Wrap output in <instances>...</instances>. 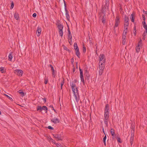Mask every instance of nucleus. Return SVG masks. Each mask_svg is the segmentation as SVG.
<instances>
[{
    "instance_id": "nucleus-4",
    "label": "nucleus",
    "mask_w": 147,
    "mask_h": 147,
    "mask_svg": "<svg viewBox=\"0 0 147 147\" xmlns=\"http://www.w3.org/2000/svg\"><path fill=\"white\" fill-rule=\"evenodd\" d=\"M53 136L58 140H62V134H53Z\"/></svg>"
},
{
    "instance_id": "nucleus-18",
    "label": "nucleus",
    "mask_w": 147,
    "mask_h": 147,
    "mask_svg": "<svg viewBox=\"0 0 147 147\" xmlns=\"http://www.w3.org/2000/svg\"><path fill=\"white\" fill-rule=\"evenodd\" d=\"M75 51L76 55L79 58H80V53L79 51V49H78L77 50H75Z\"/></svg>"
},
{
    "instance_id": "nucleus-1",
    "label": "nucleus",
    "mask_w": 147,
    "mask_h": 147,
    "mask_svg": "<svg viewBox=\"0 0 147 147\" xmlns=\"http://www.w3.org/2000/svg\"><path fill=\"white\" fill-rule=\"evenodd\" d=\"M71 88L73 91L74 95L76 99V102H78L80 99L79 95L78 92V89L76 87V84L72 82L71 84Z\"/></svg>"
},
{
    "instance_id": "nucleus-20",
    "label": "nucleus",
    "mask_w": 147,
    "mask_h": 147,
    "mask_svg": "<svg viewBox=\"0 0 147 147\" xmlns=\"http://www.w3.org/2000/svg\"><path fill=\"white\" fill-rule=\"evenodd\" d=\"M129 18L128 17L125 16L124 17V23H129Z\"/></svg>"
},
{
    "instance_id": "nucleus-55",
    "label": "nucleus",
    "mask_w": 147,
    "mask_h": 147,
    "mask_svg": "<svg viewBox=\"0 0 147 147\" xmlns=\"http://www.w3.org/2000/svg\"><path fill=\"white\" fill-rule=\"evenodd\" d=\"M102 22L104 24L105 23V20L103 18L102 19Z\"/></svg>"
},
{
    "instance_id": "nucleus-49",
    "label": "nucleus",
    "mask_w": 147,
    "mask_h": 147,
    "mask_svg": "<svg viewBox=\"0 0 147 147\" xmlns=\"http://www.w3.org/2000/svg\"><path fill=\"white\" fill-rule=\"evenodd\" d=\"M48 82V80L47 79H46V78H45V82H44V83L45 84H46L47 82Z\"/></svg>"
},
{
    "instance_id": "nucleus-23",
    "label": "nucleus",
    "mask_w": 147,
    "mask_h": 147,
    "mask_svg": "<svg viewBox=\"0 0 147 147\" xmlns=\"http://www.w3.org/2000/svg\"><path fill=\"white\" fill-rule=\"evenodd\" d=\"M12 53H9L8 56V60L9 61H11L12 58Z\"/></svg>"
},
{
    "instance_id": "nucleus-37",
    "label": "nucleus",
    "mask_w": 147,
    "mask_h": 147,
    "mask_svg": "<svg viewBox=\"0 0 147 147\" xmlns=\"http://www.w3.org/2000/svg\"><path fill=\"white\" fill-rule=\"evenodd\" d=\"M126 42V39H122V43L123 45H125Z\"/></svg>"
},
{
    "instance_id": "nucleus-45",
    "label": "nucleus",
    "mask_w": 147,
    "mask_h": 147,
    "mask_svg": "<svg viewBox=\"0 0 147 147\" xmlns=\"http://www.w3.org/2000/svg\"><path fill=\"white\" fill-rule=\"evenodd\" d=\"M51 142L53 143V144H56V142L55 141V140H53L52 139V140H51Z\"/></svg>"
},
{
    "instance_id": "nucleus-5",
    "label": "nucleus",
    "mask_w": 147,
    "mask_h": 147,
    "mask_svg": "<svg viewBox=\"0 0 147 147\" xmlns=\"http://www.w3.org/2000/svg\"><path fill=\"white\" fill-rule=\"evenodd\" d=\"M100 61L99 63H104L105 62V59L103 54H101L99 56Z\"/></svg>"
},
{
    "instance_id": "nucleus-54",
    "label": "nucleus",
    "mask_w": 147,
    "mask_h": 147,
    "mask_svg": "<svg viewBox=\"0 0 147 147\" xmlns=\"http://www.w3.org/2000/svg\"><path fill=\"white\" fill-rule=\"evenodd\" d=\"M67 26H68V29L67 30V31H68V34L69 33H70L71 32H70V29H69V26L68 25Z\"/></svg>"
},
{
    "instance_id": "nucleus-13",
    "label": "nucleus",
    "mask_w": 147,
    "mask_h": 147,
    "mask_svg": "<svg viewBox=\"0 0 147 147\" xmlns=\"http://www.w3.org/2000/svg\"><path fill=\"white\" fill-rule=\"evenodd\" d=\"M51 121L54 123H57L59 122V119L56 118H54L51 120Z\"/></svg>"
},
{
    "instance_id": "nucleus-12",
    "label": "nucleus",
    "mask_w": 147,
    "mask_h": 147,
    "mask_svg": "<svg viewBox=\"0 0 147 147\" xmlns=\"http://www.w3.org/2000/svg\"><path fill=\"white\" fill-rule=\"evenodd\" d=\"M41 28L39 27H38L36 30V34L38 36H39L41 34Z\"/></svg>"
},
{
    "instance_id": "nucleus-46",
    "label": "nucleus",
    "mask_w": 147,
    "mask_h": 147,
    "mask_svg": "<svg viewBox=\"0 0 147 147\" xmlns=\"http://www.w3.org/2000/svg\"><path fill=\"white\" fill-rule=\"evenodd\" d=\"M68 41L69 43L71 45L72 43V39H68Z\"/></svg>"
},
{
    "instance_id": "nucleus-17",
    "label": "nucleus",
    "mask_w": 147,
    "mask_h": 147,
    "mask_svg": "<svg viewBox=\"0 0 147 147\" xmlns=\"http://www.w3.org/2000/svg\"><path fill=\"white\" fill-rule=\"evenodd\" d=\"M127 28H125V29H124L123 32V36H126V35L127 33Z\"/></svg>"
},
{
    "instance_id": "nucleus-29",
    "label": "nucleus",
    "mask_w": 147,
    "mask_h": 147,
    "mask_svg": "<svg viewBox=\"0 0 147 147\" xmlns=\"http://www.w3.org/2000/svg\"><path fill=\"white\" fill-rule=\"evenodd\" d=\"M136 50L137 52H139L140 51V46H137L136 47Z\"/></svg>"
},
{
    "instance_id": "nucleus-21",
    "label": "nucleus",
    "mask_w": 147,
    "mask_h": 147,
    "mask_svg": "<svg viewBox=\"0 0 147 147\" xmlns=\"http://www.w3.org/2000/svg\"><path fill=\"white\" fill-rule=\"evenodd\" d=\"M134 15L133 13H132L131 15V16H130V18L131 21L132 22H134Z\"/></svg>"
},
{
    "instance_id": "nucleus-27",
    "label": "nucleus",
    "mask_w": 147,
    "mask_h": 147,
    "mask_svg": "<svg viewBox=\"0 0 147 147\" xmlns=\"http://www.w3.org/2000/svg\"><path fill=\"white\" fill-rule=\"evenodd\" d=\"M18 92L19 93L21 94V96H23L24 95V93L23 91H22V90H20L18 91Z\"/></svg>"
},
{
    "instance_id": "nucleus-7",
    "label": "nucleus",
    "mask_w": 147,
    "mask_h": 147,
    "mask_svg": "<svg viewBox=\"0 0 147 147\" xmlns=\"http://www.w3.org/2000/svg\"><path fill=\"white\" fill-rule=\"evenodd\" d=\"M119 19V17L118 16H116V19L115 20V26L114 27H117L118 26V25L119 24L120 22Z\"/></svg>"
},
{
    "instance_id": "nucleus-26",
    "label": "nucleus",
    "mask_w": 147,
    "mask_h": 147,
    "mask_svg": "<svg viewBox=\"0 0 147 147\" xmlns=\"http://www.w3.org/2000/svg\"><path fill=\"white\" fill-rule=\"evenodd\" d=\"M109 105L108 104H107L106 105L105 107V110H109Z\"/></svg>"
},
{
    "instance_id": "nucleus-40",
    "label": "nucleus",
    "mask_w": 147,
    "mask_h": 147,
    "mask_svg": "<svg viewBox=\"0 0 147 147\" xmlns=\"http://www.w3.org/2000/svg\"><path fill=\"white\" fill-rule=\"evenodd\" d=\"M108 120H104V123L106 125L107 127H108Z\"/></svg>"
},
{
    "instance_id": "nucleus-51",
    "label": "nucleus",
    "mask_w": 147,
    "mask_h": 147,
    "mask_svg": "<svg viewBox=\"0 0 147 147\" xmlns=\"http://www.w3.org/2000/svg\"><path fill=\"white\" fill-rule=\"evenodd\" d=\"M86 48L84 47H83V52H84V53L85 52H86Z\"/></svg>"
},
{
    "instance_id": "nucleus-11",
    "label": "nucleus",
    "mask_w": 147,
    "mask_h": 147,
    "mask_svg": "<svg viewBox=\"0 0 147 147\" xmlns=\"http://www.w3.org/2000/svg\"><path fill=\"white\" fill-rule=\"evenodd\" d=\"M84 75L86 79L89 80V79L90 75L89 74V72L87 70H86L84 72Z\"/></svg>"
},
{
    "instance_id": "nucleus-35",
    "label": "nucleus",
    "mask_w": 147,
    "mask_h": 147,
    "mask_svg": "<svg viewBox=\"0 0 147 147\" xmlns=\"http://www.w3.org/2000/svg\"><path fill=\"white\" fill-rule=\"evenodd\" d=\"M55 144L57 146V147H61V144L59 143H56V144Z\"/></svg>"
},
{
    "instance_id": "nucleus-10",
    "label": "nucleus",
    "mask_w": 147,
    "mask_h": 147,
    "mask_svg": "<svg viewBox=\"0 0 147 147\" xmlns=\"http://www.w3.org/2000/svg\"><path fill=\"white\" fill-rule=\"evenodd\" d=\"M109 113L108 111H105L104 114V120H109Z\"/></svg>"
},
{
    "instance_id": "nucleus-44",
    "label": "nucleus",
    "mask_w": 147,
    "mask_h": 147,
    "mask_svg": "<svg viewBox=\"0 0 147 147\" xmlns=\"http://www.w3.org/2000/svg\"><path fill=\"white\" fill-rule=\"evenodd\" d=\"M4 69L3 67H1L0 69V71H1L2 73L4 72Z\"/></svg>"
},
{
    "instance_id": "nucleus-3",
    "label": "nucleus",
    "mask_w": 147,
    "mask_h": 147,
    "mask_svg": "<svg viewBox=\"0 0 147 147\" xmlns=\"http://www.w3.org/2000/svg\"><path fill=\"white\" fill-rule=\"evenodd\" d=\"M57 27L59 30V34L60 36L62 37L63 34V26L60 24H58L57 25Z\"/></svg>"
},
{
    "instance_id": "nucleus-57",
    "label": "nucleus",
    "mask_w": 147,
    "mask_h": 147,
    "mask_svg": "<svg viewBox=\"0 0 147 147\" xmlns=\"http://www.w3.org/2000/svg\"><path fill=\"white\" fill-rule=\"evenodd\" d=\"M143 13H145L146 14H147L146 12H147V11H145L144 10H143Z\"/></svg>"
},
{
    "instance_id": "nucleus-39",
    "label": "nucleus",
    "mask_w": 147,
    "mask_h": 147,
    "mask_svg": "<svg viewBox=\"0 0 147 147\" xmlns=\"http://www.w3.org/2000/svg\"><path fill=\"white\" fill-rule=\"evenodd\" d=\"M116 139H117V141L118 142H119L120 143H121V141L120 140V138L119 137H116Z\"/></svg>"
},
{
    "instance_id": "nucleus-19",
    "label": "nucleus",
    "mask_w": 147,
    "mask_h": 147,
    "mask_svg": "<svg viewBox=\"0 0 147 147\" xmlns=\"http://www.w3.org/2000/svg\"><path fill=\"white\" fill-rule=\"evenodd\" d=\"M14 17L16 20H18L19 18V15L18 14V13H15L14 14Z\"/></svg>"
},
{
    "instance_id": "nucleus-30",
    "label": "nucleus",
    "mask_w": 147,
    "mask_h": 147,
    "mask_svg": "<svg viewBox=\"0 0 147 147\" xmlns=\"http://www.w3.org/2000/svg\"><path fill=\"white\" fill-rule=\"evenodd\" d=\"M129 23H124V29H125V28H128V27L129 25Z\"/></svg>"
},
{
    "instance_id": "nucleus-25",
    "label": "nucleus",
    "mask_w": 147,
    "mask_h": 147,
    "mask_svg": "<svg viewBox=\"0 0 147 147\" xmlns=\"http://www.w3.org/2000/svg\"><path fill=\"white\" fill-rule=\"evenodd\" d=\"M134 36H136V26L135 25L134 26Z\"/></svg>"
},
{
    "instance_id": "nucleus-50",
    "label": "nucleus",
    "mask_w": 147,
    "mask_h": 147,
    "mask_svg": "<svg viewBox=\"0 0 147 147\" xmlns=\"http://www.w3.org/2000/svg\"><path fill=\"white\" fill-rule=\"evenodd\" d=\"M48 128L51 129H53V128L50 126H49L48 127Z\"/></svg>"
},
{
    "instance_id": "nucleus-38",
    "label": "nucleus",
    "mask_w": 147,
    "mask_h": 147,
    "mask_svg": "<svg viewBox=\"0 0 147 147\" xmlns=\"http://www.w3.org/2000/svg\"><path fill=\"white\" fill-rule=\"evenodd\" d=\"M64 80H63L61 82V89H62V88L63 86L64 85Z\"/></svg>"
},
{
    "instance_id": "nucleus-8",
    "label": "nucleus",
    "mask_w": 147,
    "mask_h": 147,
    "mask_svg": "<svg viewBox=\"0 0 147 147\" xmlns=\"http://www.w3.org/2000/svg\"><path fill=\"white\" fill-rule=\"evenodd\" d=\"M63 1H64V4H65V12H66L65 15H66V17L67 19L69 20V18H70L69 16L68 13V11L67 10V9H66V3H65V1L64 0H63Z\"/></svg>"
},
{
    "instance_id": "nucleus-33",
    "label": "nucleus",
    "mask_w": 147,
    "mask_h": 147,
    "mask_svg": "<svg viewBox=\"0 0 147 147\" xmlns=\"http://www.w3.org/2000/svg\"><path fill=\"white\" fill-rule=\"evenodd\" d=\"M103 70L99 69V75H101L102 74L103 72Z\"/></svg>"
},
{
    "instance_id": "nucleus-58",
    "label": "nucleus",
    "mask_w": 147,
    "mask_h": 147,
    "mask_svg": "<svg viewBox=\"0 0 147 147\" xmlns=\"http://www.w3.org/2000/svg\"><path fill=\"white\" fill-rule=\"evenodd\" d=\"M102 131L103 132V133L105 135L106 134H105V131H104V127H103L102 128Z\"/></svg>"
},
{
    "instance_id": "nucleus-6",
    "label": "nucleus",
    "mask_w": 147,
    "mask_h": 147,
    "mask_svg": "<svg viewBox=\"0 0 147 147\" xmlns=\"http://www.w3.org/2000/svg\"><path fill=\"white\" fill-rule=\"evenodd\" d=\"M47 107L45 106H43L42 107L38 106L37 108V110H47Z\"/></svg>"
},
{
    "instance_id": "nucleus-62",
    "label": "nucleus",
    "mask_w": 147,
    "mask_h": 147,
    "mask_svg": "<svg viewBox=\"0 0 147 147\" xmlns=\"http://www.w3.org/2000/svg\"><path fill=\"white\" fill-rule=\"evenodd\" d=\"M75 67H74L73 69V72H75Z\"/></svg>"
},
{
    "instance_id": "nucleus-22",
    "label": "nucleus",
    "mask_w": 147,
    "mask_h": 147,
    "mask_svg": "<svg viewBox=\"0 0 147 147\" xmlns=\"http://www.w3.org/2000/svg\"><path fill=\"white\" fill-rule=\"evenodd\" d=\"M74 48L75 50H77L78 49H79L78 47V46L77 43H74Z\"/></svg>"
},
{
    "instance_id": "nucleus-28",
    "label": "nucleus",
    "mask_w": 147,
    "mask_h": 147,
    "mask_svg": "<svg viewBox=\"0 0 147 147\" xmlns=\"http://www.w3.org/2000/svg\"><path fill=\"white\" fill-rule=\"evenodd\" d=\"M5 96H6L7 98H8L10 100H11V101H13V99H12V98L11 97H10V96H8V95H7V94H3Z\"/></svg>"
},
{
    "instance_id": "nucleus-24",
    "label": "nucleus",
    "mask_w": 147,
    "mask_h": 147,
    "mask_svg": "<svg viewBox=\"0 0 147 147\" xmlns=\"http://www.w3.org/2000/svg\"><path fill=\"white\" fill-rule=\"evenodd\" d=\"M111 133L112 136H114L115 134L114 130L113 128H111Z\"/></svg>"
},
{
    "instance_id": "nucleus-34",
    "label": "nucleus",
    "mask_w": 147,
    "mask_h": 147,
    "mask_svg": "<svg viewBox=\"0 0 147 147\" xmlns=\"http://www.w3.org/2000/svg\"><path fill=\"white\" fill-rule=\"evenodd\" d=\"M142 24L143 25V26L144 27H145V26H147V25H146V23L145 22V21H143L142 22Z\"/></svg>"
},
{
    "instance_id": "nucleus-48",
    "label": "nucleus",
    "mask_w": 147,
    "mask_h": 147,
    "mask_svg": "<svg viewBox=\"0 0 147 147\" xmlns=\"http://www.w3.org/2000/svg\"><path fill=\"white\" fill-rule=\"evenodd\" d=\"M106 138H107V137L105 135V136L104 137V138H103V142H106Z\"/></svg>"
},
{
    "instance_id": "nucleus-15",
    "label": "nucleus",
    "mask_w": 147,
    "mask_h": 147,
    "mask_svg": "<svg viewBox=\"0 0 147 147\" xmlns=\"http://www.w3.org/2000/svg\"><path fill=\"white\" fill-rule=\"evenodd\" d=\"M49 66L51 67V70L52 71V75H53V77H55V71L54 68L51 65H50Z\"/></svg>"
},
{
    "instance_id": "nucleus-53",
    "label": "nucleus",
    "mask_w": 147,
    "mask_h": 147,
    "mask_svg": "<svg viewBox=\"0 0 147 147\" xmlns=\"http://www.w3.org/2000/svg\"><path fill=\"white\" fill-rule=\"evenodd\" d=\"M36 16V13H34L32 15V16L34 18H35Z\"/></svg>"
},
{
    "instance_id": "nucleus-56",
    "label": "nucleus",
    "mask_w": 147,
    "mask_h": 147,
    "mask_svg": "<svg viewBox=\"0 0 147 147\" xmlns=\"http://www.w3.org/2000/svg\"><path fill=\"white\" fill-rule=\"evenodd\" d=\"M146 30V32L147 33V26L144 27Z\"/></svg>"
},
{
    "instance_id": "nucleus-2",
    "label": "nucleus",
    "mask_w": 147,
    "mask_h": 147,
    "mask_svg": "<svg viewBox=\"0 0 147 147\" xmlns=\"http://www.w3.org/2000/svg\"><path fill=\"white\" fill-rule=\"evenodd\" d=\"M131 129H132L133 131H131V137L130 139V142L131 145L133 143V142L134 139V133L135 131V127L134 126V125H131Z\"/></svg>"
},
{
    "instance_id": "nucleus-31",
    "label": "nucleus",
    "mask_w": 147,
    "mask_h": 147,
    "mask_svg": "<svg viewBox=\"0 0 147 147\" xmlns=\"http://www.w3.org/2000/svg\"><path fill=\"white\" fill-rule=\"evenodd\" d=\"M68 39H72V36L71 35V33H69L68 34Z\"/></svg>"
},
{
    "instance_id": "nucleus-9",
    "label": "nucleus",
    "mask_w": 147,
    "mask_h": 147,
    "mask_svg": "<svg viewBox=\"0 0 147 147\" xmlns=\"http://www.w3.org/2000/svg\"><path fill=\"white\" fill-rule=\"evenodd\" d=\"M23 72L22 70H15L14 71V73L20 76H22Z\"/></svg>"
},
{
    "instance_id": "nucleus-52",
    "label": "nucleus",
    "mask_w": 147,
    "mask_h": 147,
    "mask_svg": "<svg viewBox=\"0 0 147 147\" xmlns=\"http://www.w3.org/2000/svg\"><path fill=\"white\" fill-rule=\"evenodd\" d=\"M42 99L43 100V102L44 103H45L46 102V98H42Z\"/></svg>"
},
{
    "instance_id": "nucleus-32",
    "label": "nucleus",
    "mask_w": 147,
    "mask_h": 147,
    "mask_svg": "<svg viewBox=\"0 0 147 147\" xmlns=\"http://www.w3.org/2000/svg\"><path fill=\"white\" fill-rule=\"evenodd\" d=\"M49 108L52 110H55L52 105H51L49 106Z\"/></svg>"
},
{
    "instance_id": "nucleus-59",
    "label": "nucleus",
    "mask_w": 147,
    "mask_h": 147,
    "mask_svg": "<svg viewBox=\"0 0 147 147\" xmlns=\"http://www.w3.org/2000/svg\"><path fill=\"white\" fill-rule=\"evenodd\" d=\"M146 36V34H145V32H144L143 34V37H145Z\"/></svg>"
},
{
    "instance_id": "nucleus-16",
    "label": "nucleus",
    "mask_w": 147,
    "mask_h": 147,
    "mask_svg": "<svg viewBox=\"0 0 147 147\" xmlns=\"http://www.w3.org/2000/svg\"><path fill=\"white\" fill-rule=\"evenodd\" d=\"M80 77L81 78V81L83 83V84L84 85L85 84V81L83 75H80Z\"/></svg>"
},
{
    "instance_id": "nucleus-60",
    "label": "nucleus",
    "mask_w": 147,
    "mask_h": 147,
    "mask_svg": "<svg viewBox=\"0 0 147 147\" xmlns=\"http://www.w3.org/2000/svg\"><path fill=\"white\" fill-rule=\"evenodd\" d=\"M122 39H126V36H123Z\"/></svg>"
},
{
    "instance_id": "nucleus-36",
    "label": "nucleus",
    "mask_w": 147,
    "mask_h": 147,
    "mask_svg": "<svg viewBox=\"0 0 147 147\" xmlns=\"http://www.w3.org/2000/svg\"><path fill=\"white\" fill-rule=\"evenodd\" d=\"M142 44V40L141 39H140V40L139 41L138 46H140V45Z\"/></svg>"
},
{
    "instance_id": "nucleus-63",
    "label": "nucleus",
    "mask_w": 147,
    "mask_h": 147,
    "mask_svg": "<svg viewBox=\"0 0 147 147\" xmlns=\"http://www.w3.org/2000/svg\"><path fill=\"white\" fill-rule=\"evenodd\" d=\"M64 49H65V50H67L68 49L66 47H65L64 48Z\"/></svg>"
},
{
    "instance_id": "nucleus-42",
    "label": "nucleus",
    "mask_w": 147,
    "mask_h": 147,
    "mask_svg": "<svg viewBox=\"0 0 147 147\" xmlns=\"http://www.w3.org/2000/svg\"><path fill=\"white\" fill-rule=\"evenodd\" d=\"M47 139L48 140L50 141L52 140V138L50 136H47Z\"/></svg>"
},
{
    "instance_id": "nucleus-61",
    "label": "nucleus",
    "mask_w": 147,
    "mask_h": 147,
    "mask_svg": "<svg viewBox=\"0 0 147 147\" xmlns=\"http://www.w3.org/2000/svg\"><path fill=\"white\" fill-rule=\"evenodd\" d=\"M71 62L73 63L74 62V59L73 58H71Z\"/></svg>"
},
{
    "instance_id": "nucleus-43",
    "label": "nucleus",
    "mask_w": 147,
    "mask_h": 147,
    "mask_svg": "<svg viewBox=\"0 0 147 147\" xmlns=\"http://www.w3.org/2000/svg\"><path fill=\"white\" fill-rule=\"evenodd\" d=\"M14 7V3L13 2H12L11 3V6L10 7L11 9H12Z\"/></svg>"
},
{
    "instance_id": "nucleus-64",
    "label": "nucleus",
    "mask_w": 147,
    "mask_h": 147,
    "mask_svg": "<svg viewBox=\"0 0 147 147\" xmlns=\"http://www.w3.org/2000/svg\"><path fill=\"white\" fill-rule=\"evenodd\" d=\"M103 143H104V145L106 146V142H103Z\"/></svg>"
},
{
    "instance_id": "nucleus-14",
    "label": "nucleus",
    "mask_w": 147,
    "mask_h": 147,
    "mask_svg": "<svg viewBox=\"0 0 147 147\" xmlns=\"http://www.w3.org/2000/svg\"><path fill=\"white\" fill-rule=\"evenodd\" d=\"M103 63H99V69L104 70L105 68L104 64Z\"/></svg>"
},
{
    "instance_id": "nucleus-47",
    "label": "nucleus",
    "mask_w": 147,
    "mask_h": 147,
    "mask_svg": "<svg viewBox=\"0 0 147 147\" xmlns=\"http://www.w3.org/2000/svg\"><path fill=\"white\" fill-rule=\"evenodd\" d=\"M142 18L143 21H145L146 18L144 15L143 14L142 15Z\"/></svg>"
},
{
    "instance_id": "nucleus-41",
    "label": "nucleus",
    "mask_w": 147,
    "mask_h": 147,
    "mask_svg": "<svg viewBox=\"0 0 147 147\" xmlns=\"http://www.w3.org/2000/svg\"><path fill=\"white\" fill-rule=\"evenodd\" d=\"M80 71V75H83V71L80 68H79Z\"/></svg>"
}]
</instances>
